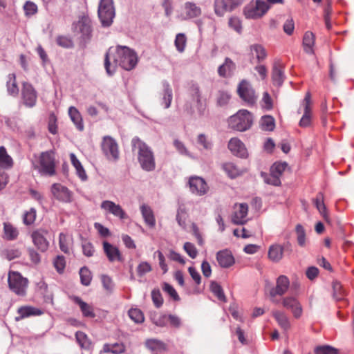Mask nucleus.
I'll return each instance as SVG.
<instances>
[{
  "mask_svg": "<svg viewBox=\"0 0 354 354\" xmlns=\"http://www.w3.org/2000/svg\"><path fill=\"white\" fill-rule=\"evenodd\" d=\"M48 234V231L44 229H38L31 233L33 244L41 252L47 251L49 248V242L46 237Z\"/></svg>",
  "mask_w": 354,
  "mask_h": 354,
  "instance_id": "obj_12",
  "label": "nucleus"
},
{
  "mask_svg": "<svg viewBox=\"0 0 354 354\" xmlns=\"http://www.w3.org/2000/svg\"><path fill=\"white\" fill-rule=\"evenodd\" d=\"M101 281L103 285L104 288L108 292H111L113 291L114 288V283L112 281V279L106 274H103L101 277Z\"/></svg>",
  "mask_w": 354,
  "mask_h": 354,
  "instance_id": "obj_59",
  "label": "nucleus"
},
{
  "mask_svg": "<svg viewBox=\"0 0 354 354\" xmlns=\"http://www.w3.org/2000/svg\"><path fill=\"white\" fill-rule=\"evenodd\" d=\"M260 127L263 131H273L275 127V121L274 118L271 115L263 116L260 120Z\"/></svg>",
  "mask_w": 354,
  "mask_h": 354,
  "instance_id": "obj_40",
  "label": "nucleus"
},
{
  "mask_svg": "<svg viewBox=\"0 0 354 354\" xmlns=\"http://www.w3.org/2000/svg\"><path fill=\"white\" fill-rule=\"evenodd\" d=\"M102 245L104 252L110 262H122L123 261L122 255L118 247L107 241H104Z\"/></svg>",
  "mask_w": 354,
  "mask_h": 354,
  "instance_id": "obj_15",
  "label": "nucleus"
},
{
  "mask_svg": "<svg viewBox=\"0 0 354 354\" xmlns=\"http://www.w3.org/2000/svg\"><path fill=\"white\" fill-rule=\"evenodd\" d=\"M272 315L282 329L288 330L290 328L289 317L284 312L276 310L272 312Z\"/></svg>",
  "mask_w": 354,
  "mask_h": 354,
  "instance_id": "obj_29",
  "label": "nucleus"
},
{
  "mask_svg": "<svg viewBox=\"0 0 354 354\" xmlns=\"http://www.w3.org/2000/svg\"><path fill=\"white\" fill-rule=\"evenodd\" d=\"M70 159L73 166L75 167L76 170V174L78 177L82 180L85 181L87 180V175L86 171L82 165L80 160L77 158L76 156L73 153H70Z\"/></svg>",
  "mask_w": 354,
  "mask_h": 354,
  "instance_id": "obj_34",
  "label": "nucleus"
},
{
  "mask_svg": "<svg viewBox=\"0 0 354 354\" xmlns=\"http://www.w3.org/2000/svg\"><path fill=\"white\" fill-rule=\"evenodd\" d=\"M201 15V8L195 3L185 2L177 11L176 17L180 21L196 18Z\"/></svg>",
  "mask_w": 354,
  "mask_h": 354,
  "instance_id": "obj_6",
  "label": "nucleus"
},
{
  "mask_svg": "<svg viewBox=\"0 0 354 354\" xmlns=\"http://www.w3.org/2000/svg\"><path fill=\"white\" fill-rule=\"evenodd\" d=\"M295 232L299 245L304 247L306 245V232L304 227L301 224H297L295 227Z\"/></svg>",
  "mask_w": 354,
  "mask_h": 354,
  "instance_id": "obj_47",
  "label": "nucleus"
},
{
  "mask_svg": "<svg viewBox=\"0 0 354 354\" xmlns=\"http://www.w3.org/2000/svg\"><path fill=\"white\" fill-rule=\"evenodd\" d=\"M36 210L34 208H30V209L26 212L24 215V223L26 225L32 224L36 219Z\"/></svg>",
  "mask_w": 354,
  "mask_h": 354,
  "instance_id": "obj_57",
  "label": "nucleus"
},
{
  "mask_svg": "<svg viewBox=\"0 0 354 354\" xmlns=\"http://www.w3.org/2000/svg\"><path fill=\"white\" fill-rule=\"evenodd\" d=\"M270 6L264 1L257 0L244 8V15L247 19H258L263 16L269 10Z\"/></svg>",
  "mask_w": 354,
  "mask_h": 354,
  "instance_id": "obj_5",
  "label": "nucleus"
},
{
  "mask_svg": "<svg viewBox=\"0 0 354 354\" xmlns=\"http://www.w3.org/2000/svg\"><path fill=\"white\" fill-rule=\"evenodd\" d=\"M261 106L266 110L272 109L273 104L272 100L268 92H264L261 100Z\"/></svg>",
  "mask_w": 354,
  "mask_h": 354,
  "instance_id": "obj_61",
  "label": "nucleus"
},
{
  "mask_svg": "<svg viewBox=\"0 0 354 354\" xmlns=\"http://www.w3.org/2000/svg\"><path fill=\"white\" fill-rule=\"evenodd\" d=\"M80 276L82 285L86 286L90 285L92 279V275L91 271L86 267H83L80 269Z\"/></svg>",
  "mask_w": 354,
  "mask_h": 354,
  "instance_id": "obj_48",
  "label": "nucleus"
},
{
  "mask_svg": "<svg viewBox=\"0 0 354 354\" xmlns=\"http://www.w3.org/2000/svg\"><path fill=\"white\" fill-rule=\"evenodd\" d=\"M216 260L218 265L224 268L234 265L235 261L232 252L228 250H223L216 253Z\"/></svg>",
  "mask_w": 354,
  "mask_h": 354,
  "instance_id": "obj_23",
  "label": "nucleus"
},
{
  "mask_svg": "<svg viewBox=\"0 0 354 354\" xmlns=\"http://www.w3.org/2000/svg\"><path fill=\"white\" fill-rule=\"evenodd\" d=\"M235 69V64L230 59L226 58L225 62L218 67V73L221 77L230 76Z\"/></svg>",
  "mask_w": 354,
  "mask_h": 354,
  "instance_id": "obj_31",
  "label": "nucleus"
},
{
  "mask_svg": "<svg viewBox=\"0 0 354 354\" xmlns=\"http://www.w3.org/2000/svg\"><path fill=\"white\" fill-rule=\"evenodd\" d=\"M40 171L48 176L55 174V156L52 151L42 152L39 156Z\"/></svg>",
  "mask_w": 354,
  "mask_h": 354,
  "instance_id": "obj_7",
  "label": "nucleus"
},
{
  "mask_svg": "<svg viewBox=\"0 0 354 354\" xmlns=\"http://www.w3.org/2000/svg\"><path fill=\"white\" fill-rule=\"evenodd\" d=\"M284 248L280 244L271 245L268 251V258L274 263L279 262L283 257Z\"/></svg>",
  "mask_w": 354,
  "mask_h": 354,
  "instance_id": "obj_27",
  "label": "nucleus"
},
{
  "mask_svg": "<svg viewBox=\"0 0 354 354\" xmlns=\"http://www.w3.org/2000/svg\"><path fill=\"white\" fill-rule=\"evenodd\" d=\"M162 92L161 93L160 104L165 109H168L171 106L173 98L172 89L170 84L167 81L162 82Z\"/></svg>",
  "mask_w": 354,
  "mask_h": 354,
  "instance_id": "obj_26",
  "label": "nucleus"
},
{
  "mask_svg": "<svg viewBox=\"0 0 354 354\" xmlns=\"http://www.w3.org/2000/svg\"><path fill=\"white\" fill-rule=\"evenodd\" d=\"M98 17L102 26L109 27L115 17L113 0H100L98 7Z\"/></svg>",
  "mask_w": 354,
  "mask_h": 354,
  "instance_id": "obj_4",
  "label": "nucleus"
},
{
  "mask_svg": "<svg viewBox=\"0 0 354 354\" xmlns=\"http://www.w3.org/2000/svg\"><path fill=\"white\" fill-rule=\"evenodd\" d=\"M8 91L10 95H17L19 93V88L16 82V77L15 74H10L8 75V80L7 82Z\"/></svg>",
  "mask_w": 354,
  "mask_h": 354,
  "instance_id": "obj_43",
  "label": "nucleus"
},
{
  "mask_svg": "<svg viewBox=\"0 0 354 354\" xmlns=\"http://www.w3.org/2000/svg\"><path fill=\"white\" fill-rule=\"evenodd\" d=\"M44 313L43 310L35 307L26 306H24V318L30 316H39Z\"/></svg>",
  "mask_w": 354,
  "mask_h": 354,
  "instance_id": "obj_50",
  "label": "nucleus"
},
{
  "mask_svg": "<svg viewBox=\"0 0 354 354\" xmlns=\"http://www.w3.org/2000/svg\"><path fill=\"white\" fill-rule=\"evenodd\" d=\"M284 67L279 61L274 62L272 71V80L274 86H280L285 80Z\"/></svg>",
  "mask_w": 354,
  "mask_h": 354,
  "instance_id": "obj_20",
  "label": "nucleus"
},
{
  "mask_svg": "<svg viewBox=\"0 0 354 354\" xmlns=\"http://www.w3.org/2000/svg\"><path fill=\"white\" fill-rule=\"evenodd\" d=\"M73 237L72 234L61 232L59 234V247L60 250L66 254H70L73 248Z\"/></svg>",
  "mask_w": 354,
  "mask_h": 354,
  "instance_id": "obj_18",
  "label": "nucleus"
},
{
  "mask_svg": "<svg viewBox=\"0 0 354 354\" xmlns=\"http://www.w3.org/2000/svg\"><path fill=\"white\" fill-rule=\"evenodd\" d=\"M53 264L58 272H62L66 266V260L64 257L62 255L57 256L54 259Z\"/></svg>",
  "mask_w": 354,
  "mask_h": 354,
  "instance_id": "obj_55",
  "label": "nucleus"
},
{
  "mask_svg": "<svg viewBox=\"0 0 354 354\" xmlns=\"http://www.w3.org/2000/svg\"><path fill=\"white\" fill-rule=\"evenodd\" d=\"M287 167L288 164L286 162L274 163L271 167L270 171H272V174H274V175L280 178L281 175L284 172Z\"/></svg>",
  "mask_w": 354,
  "mask_h": 354,
  "instance_id": "obj_53",
  "label": "nucleus"
},
{
  "mask_svg": "<svg viewBox=\"0 0 354 354\" xmlns=\"http://www.w3.org/2000/svg\"><path fill=\"white\" fill-rule=\"evenodd\" d=\"M228 149L235 156L244 158L247 156V150L244 144L238 138H231L228 142Z\"/></svg>",
  "mask_w": 354,
  "mask_h": 354,
  "instance_id": "obj_22",
  "label": "nucleus"
},
{
  "mask_svg": "<svg viewBox=\"0 0 354 354\" xmlns=\"http://www.w3.org/2000/svg\"><path fill=\"white\" fill-rule=\"evenodd\" d=\"M315 36L311 32H306L304 36L303 45L304 50L309 54L313 53Z\"/></svg>",
  "mask_w": 354,
  "mask_h": 354,
  "instance_id": "obj_38",
  "label": "nucleus"
},
{
  "mask_svg": "<svg viewBox=\"0 0 354 354\" xmlns=\"http://www.w3.org/2000/svg\"><path fill=\"white\" fill-rule=\"evenodd\" d=\"M12 158L8 153L6 149L3 146L0 147V168L8 169L12 168Z\"/></svg>",
  "mask_w": 354,
  "mask_h": 354,
  "instance_id": "obj_32",
  "label": "nucleus"
},
{
  "mask_svg": "<svg viewBox=\"0 0 354 354\" xmlns=\"http://www.w3.org/2000/svg\"><path fill=\"white\" fill-rule=\"evenodd\" d=\"M140 211L145 223L150 227L156 225V219L151 208L145 204L140 206Z\"/></svg>",
  "mask_w": 354,
  "mask_h": 354,
  "instance_id": "obj_30",
  "label": "nucleus"
},
{
  "mask_svg": "<svg viewBox=\"0 0 354 354\" xmlns=\"http://www.w3.org/2000/svg\"><path fill=\"white\" fill-rule=\"evenodd\" d=\"M188 185L190 192L196 196H203L209 190V187L204 178L197 176H192L189 178Z\"/></svg>",
  "mask_w": 354,
  "mask_h": 354,
  "instance_id": "obj_10",
  "label": "nucleus"
},
{
  "mask_svg": "<svg viewBox=\"0 0 354 354\" xmlns=\"http://www.w3.org/2000/svg\"><path fill=\"white\" fill-rule=\"evenodd\" d=\"M315 205L319 213L323 216L324 220L328 222L329 221V216L326 212V207L324 205L323 195L322 194H319L315 199Z\"/></svg>",
  "mask_w": 354,
  "mask_h": 354,
  "instance_id": "obj_42",
  "label": "nucleus"
},
{
  "mask_svg": "<svg viewBox=\"0 0 354 354\" xmlns=\"http://www.w3.org/2000/svg\"><path fill=\"white\" fill-rule=\"evenodd\" d=\"M282 306L290 310L295 319H299L302 316V306L295 297L288 296L283 297L282 299Z\"/></svg>",
  "mask_w": 354,
  "mask_h": 354,
  "instance_id": "obj_13",
  "label": "nucleus"
},
{
  "mask_svg": "<svg viewBox=\"0 0 354 354\" xmlns=\"http://www.w3.org/2000/svg\"><path fill=\"white\" fill-rule=\"evenodd\" d=\"M102 150L109 160L115 161L119 158L118 146L110 136H104L102 142Z\"/></svg>",
  "mask_w": 354,
  "mask_h": 354,
  "instance_id": "obj_9",
  "label": "nucleus"
},
{
  "mask_svg": "<svg viewBox=\"0 0 354 354\" xmlns=\"http://www.w3.org/2000/svg\"><path fill=\"white\" fill-rule=\"evenodd\" d=\"M75 339L77 342L82 349L89 350L91 348L92 342L84 332H76Z\"/></svg>",
  "mask_w": 354,
  "mask_h": 354,
  "instance_id": "obj_36",
  "label": "nucleus"
},
{
  "mask_svg": "<svg viewBox=\"0 0 354 354\" xmlns=\"http://www.w3.org/2000/svg\"><path fill=\"white\" fill-rule=\"evenodd\" d=\"M290 286V281L287 277L284 275L279 276L277 279L275 288H272L269 291V296H281L284 295Z\"/></svg>",
  "mask_w": 354,
  "mask_h": 354,
  "instance_id": "obj_17",
  "label": "nucleus"
},
{
  "mask_svg": "<svg viewBox=\"0 0 354 354\" xmlns=\"http://www.w3.org/2000/svg\"><path fill=\"white\" fill-rule=\"evenodd\" d=\"M250 52L253 56H255L258 62H263L267 57L266 50L261 44H253L250 46Z\"/></svg>",
  "mask_w": 354,
  "mask_h": 354,
  "instance_id": "obj_37",
  "label": "nucleus"
},
{
  "mask_svg": "<svg viewBox=\"0 0 354 354\" xmlns=\"http://www.w3.org/2000/svg\"><path fill=\"white\" fill-rule=\"evenodd\" d=\"M252 123V115L245 109L239 110L228 120L230 127L239 131H245L249 129Z\"/></svg>",
  "mask_w": 354,
  "mask_h": 354,
  "instance_id": "obj_3",
  "label": "nucleus"
},
{
  "mask_svg": "<svg viewBox=\"0 0 354 354\" xmlns=\"http://www.w3.org/2000/svg\"><path fill=\"white\" fill-rule=\"evenodd\" d=\"M183 248L185 251L192 259H195L196 257L198 251L194 244L189 242H186L184 244Z\"/></svg>",
  "mask_w": 354,
  "mask_h": 354,
  "instance_id": "obj_62",
  "label": "nucleus"
},
{
  "mask_svg": "<svg viewBox=\"0 0 354 354\" xmlns=\"http://www.w3.org/2000/svg\"><path fill=\"white\" fill-rule=\"evenodd\" d=\"M68 115L71 118V120L73 121L74 124L76 126L77 129L79 131H83L84 129V124L82 121V118L79 112V111L74 106H71L68 109Z\"/></svg>",
  "mask_w": 354,
  "mask_h": 354,
  "instance_id": "obj_35",
  "label": "nucleus"
},
{
  "mask_svg": "<svg viewBox=\"0 0 354 354\" xmlns=\"http://www.w3.org/2000/svg\"><path fill=\"white\" fill-rule=\"evenodd\" d=\"M210 290L213 294L222 301H225L226 298L224 295L222 287L216 281H212L210 284Z\"/></svg>",
  "mask_w": 354,
  "mask_h": 354,
  "instance_id": "obj_45",
  "label": "nucleus"
},
{
  "mask_svg": "<svg viewBox=\"0 0 354 354\" xmlns=\"http://www.w3.org/2000/svg\"><path fill=\"white\" fill-rule=\"evenodd\" d=\"M133 151H136L140 167L145 171H152L156 169L154 153L149 146L138 137L131 140Z\"/></svg>",
  "mask_w": 354,
  "mask_h": 354,
  "instance_id": "obj_2",
  "label": "nucleus"
},
{
  "mask_svg": "<svg viewBox=\"0 0 354 354\" xmlns=\"http://www.w3.org/2000/svg\"><path fill=\"white\" fill-rule=\"evenodd\" d=\"M24 10L26 16L30 17L37 12L38 8L34 2L27 1L24 5Z\"/></svg>",
  "mask_w": 354,
  "mask_h": 354,
  "instance_id": "obj_52",
  "label": "nucleus"
},
{
  "mask_svg": "<svg viewBox=\"0 0 354 354\" xmlns=\"http://www.w3.org/2000/svg\"><path fill=\"white\" fill-rule=\"evenodd\" d=\"M57 44L63 48H69L73 46L72 40L66 36H59L56 39Z\"/></svg>",
  "mask_w": 354,
  "mask_h": 354,
  "instance_id": "obj_60",
  "label": "nucleus"
},
{
  "mask_svg": "<svg viewBox=\"0 0 354 354\" xmlns=\"http://www.w3.org/2000/svg\"><path fill=\"white\" fill-rule=\"evenodd\" d=\"M129 317L136 323H142L145 320L142 312L138 308H131L129 310Z\"/></svg>",
  "mask_w": 354,
  "mask_h": 354,
  "instance_id": "obj_49",
  "label": "nucleus"
},
{
  "mask_svg": "<svg viewBox=\"0 0 354 354\" xmlns=\"http://www.w3.org/2000/svg\"><path fill=\"white\" fill-rule=\"evenodd\" d=\"M197 142L201 145L205 149H211L212 147V142L207 138V137L203 134H199L198 136Z\"/></svg>",
  "mask_w": 354,
  "mask_h": 354,
  "instance_id": "obj_63",
  "label": "nucleus"
},
{
  "mask_svg": "<svg viewBox=\"0 0 354 354\" xmlns=\"http://www.w3.org/2000/svg\"><path fill=\"white\" fill-rule=\"evenodd\" d=\"M187 43V38L185 34L178 33L176 36L174 41L175 46L179 53H183L185 50Z\"/></svg>",
  "mask_w": 354,
  "mask_h": 354,
  "instance_id": "obj_46",
  "label": "nucleus"
},
{
  "mask_svg": "<svg viewBox=\"0 0 354 354\" xmlns=\"http://www.w3.org/2000/svg\"><path fill=\"white\" fill-rule=\"evenodd\" d=\"M51 193L60 202L69 203L73 201V192L62 184H53L51 186Z\"/></svg>",
  "mask_w": 354,
  "mask_h": 354,
  "instance_id": "obj_11",
  "label": "nucleus"
},
{
  "mask_svg": "<svg viewBox=\"0 0 354 354\" xmlns=\"http://www.w3.org/2000/svg\"><path fill=\"white\" fill-rule=\"evenodd\" d=\"M310 103V94L307 93L302 103L304 106V115L299 121V125L301 127H306L310 124L312 115Z\"/></svg>",
  "mask_w": 354,
  "mask_h": 354,
  "instance_id": "obj_19",
  "label": "nucleus"
},
{
  "mask_svg": "<svg viewBox=\"0 0 354 354\" xmlns=\"http://www.w3.org/2000/svg\"><path fill=\"white\" fill-rule=\"evenodd\" d=\"M8 284L10 288L20 295L22 292V277L17 272H10L8 274Z\"/></svg>",
  "mask_w": 354,
  "mask_h": 354,
  "instance_id": "obj_24",
  "label": "nucleus"
},
{
  "mask_svg": "<svg viewBox=\"0 0 354 354\" xmlns=\"http://www.w3.org/2000/svg\"><path fill=\"white\" fill-rule=\"evenodd\" d=\"M71 299L80 306L83 316L90 318H94L95 317L92 306L83 301L82 299L77 296H72Z\"/></svg>",
  "mask_w": 354,
  "mask_h": 354,
  "instance_id": "obj_28",
  "label": "nucleus"
},
{
  "mask_svg": "<svg viewBox=\"0 0 354 354\" xmlns=\"http://www.w3.org/2000/svg\"><path fill=\"white\" fill-rule=\"evenodd\" d=\"M37 92L32 85L24 84V105L33 107L37 102Z\"/></svg>",
  "mask_w": 354,
  "mask_h": 354,
  "instance_id": "obj_21",
  "label": "nucleus"
},
{
  "mask_svg": "<svg viewBox=\"0 0 354 354\" xmlns=\"http://www.w3.org/2000/svg\"><path fill=\"white\" fill-rule=\"evenodd\" d=\"M337 349L330 346H320L315 348V354H337Z\"/></svg>",
  "mask_w": 354,
  "mask_h": 354,
  "instance_id": "obj_54",
  "label": "nucleus"
},
{
  "mask_svg": "<svg viewBox=\"0 0 354 354\" xmlns=\"http://www.w3.org/2000/svg\"><path fill=\"white\" fill-rule=\"evenodd\" d=\"M223 169L231 178H234L241 174L240 170L232 162L225 163Z\"/></svg>",
  "mask_w": 354,
  "mask_h": 354,
  "instance_id": "obj_44",
  "label": "nucleus"
},
{
  "mask_svg": "<svg viewBox=\"0 0 354 354\" xmlns=\"http://www.w3.org/2000/svg\"><path fill=\"white\" fill-rule=\"evenodd\" d=\"M76 28L79 29L81 32L83 39L86 40L90 39L92 30L91 23L88 19H84L79 21Z\"/></svg>",
  "mask_w": 354,
  "mask_h": 354,
  "instance_id": "obj_33",
  "label": "nucleus"
},
{
  "mask_svg": "<svg viewBox=\"0 0 354 354\" xmlns=\"http://www.w3.org/2000/svg\"><path fill=\"white\" fill-rule=\"evenodd\" d=\"M151 270V266L147 261L141 262L137 268L138 274L140 277L143 276L146 273L149 272Z\"/></svg>",
  "mask_w": 354,
  "mask_h": 354,
  "instance_id": "obj_64",
  "label": "nucleus"
},
{
  "mask_svg": "<svg viewBox=\"0 0 354 354\" xmlns=\"http://www.w3.org/2000/svg\"><path fill=\"white\" fill-rule=\"evenodd\" d=\"M162 290L166 293H167L174 300L178 301L180 299L177 292L171 285L167 283H164L162 286Z\"/></svg>",
  "mask_w": 354,
  "mask_h": 354,
  "instance_id": "obj_58",
  "label": "nucleus"
},
{
  "mask_svg": "<svg viewBox=\"0 0 354 354\" xmlns=\"http://www.w3.org/2000/svg\"><path fill=\"white\" fill-rule=\"evenodd\" d=\"M147 346L151 350H165V344L157 339H150L146 342Z\"/></svg>",
  "mask_w": 354,
  "mask_h": 354,
  "instance_id": "obj_56",
  "label": "nucleus"
},
{
  "mask_svg": "<svg viewBox=\"0 0 354 354\" xmlns=\"http://www.w3.org/2000/svg\"><path fill=\"white\" fill-rule=\"evenodd\" d=\"M82 252L84 255L87 257H91L94 255L95 248L93 244L86 240H84L82 243Z\"/></svg>",
  "mask_w": 354,
  "mask_h": 354,
  "instance_id": "obj_51",
  "label": "nucleus"
},
{
  "mask_svg": "<svg viewBox=\"0 0 354 354\" xmlns=\"http://www.w3.org/2000/svg\"><path fill=\"white\" fill-rule=\"evenodd\" d=\"M136 53L125 46L110 47L105 55L104 67L109 75H112L118 65L126 71H131L136 66Z\"/></svg>",
  "mask_w": 354,
  "mask_h": 354,
  "instance_id": "obj_1",
  "label": "nucleus"
},
{
  "mask_svg": "<svg viewBox=\"0 0 354 354\" xmlns=\"http://www.w3.org/2000/svg\"><path fill=\"white\" fill-rule=\"evenodd\" d=\"M100 207L106 214H110L121 220L128 218L127 214L119 204L109 200L102 202Z\"/></svg>",
  "mask_w": 354,
  "mask_h": 354,
  "instance_id": "obj_14",
  "label": "nucleus"
},
{
  "mask_svg": "<svg viewBox=\"0 0 354 354\" xmlns=\"http://www.w3.org/2000/svg\"><path fill=\"white\" fill-rule=\"evenodd\" d=\"M189 91L192 100L196 103L198 111L202 113L204 109V102L201 96L198 84L196 83H192Z\"/></svg>",
  "mask_w": 354,
  "mask_h": 354,
  "instance_id": "obj_25",
  "label": "nucleus"
},
{
  "mask_svg": "<svg viewBox=\"0 0 354 354\" xmlns=\"http://www.w3.org/2000/svg\"><path fill=\"white\" fill-rule=\"evenodd\" d=\"M3 238L7 240L15 239L19 234L17 230L9 223H3Z\"/></svg>",
  "mask_w": 354,
  "mask_h": 354,
  "instance_id": "obj_41",
  "label": "nucleus"
},
{
  "mask_svg": "<svg viewBox=\"0 0 354 354\" xmlns=\"http://www.w3.org/2000/svg\"><path fill=\"white\" fill-rule=\"evenodd\" d=\"M248 212V205L246 203H240L234 207V212L232 221L236 225H243L246 223Z\"/></svg>",
  "mask_w": 354,
  "mask_h": 354,
  "instance_id": "obj_16",
  "label": "nucleus"
},
{
  "mask_svg": "<svg viewBox=\"0 0 354 354\" xmlns=\"http://www.w3.org/2000/svg\"><path fill=\"white\" fill-rule=\"evenodd\" d=\"M240 97L248 105H253L256 103L257 95L250 84L246 80H242L237 88Z\"/></svg>",
  "mask_w": 354,
  "mask_h": 354,
  "instance_id": "obj_8",
  "label": "nucleus"
},
{
  "mask_svg": "<svg viewBox=\"0 0 354 354\" xmlns=\"http://www.w3.org/2000/svg\"><path fill=\"white\" fill-rule=\"evenodd\" d=\"M232 10L225 0H214V12L216 15L223 17L226 12Z\"/></svg>",
  "mask_w": 354,
  "mask_h": 354,
  "instance_id": "obj_39",
  "label": "nucleus"
}]
</instances>
